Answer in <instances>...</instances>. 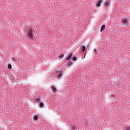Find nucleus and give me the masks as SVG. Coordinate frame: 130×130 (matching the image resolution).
<instances>
[{
    "instance_id": "14",
    "label": "nucleus",
    "mask_w": 130,
    "mask_h": 130,
    "mask_svg": "<svg viewBox=\"0 0 130 130\" xmlns=\"http://www.w3.org/2000/svg\"><path fill=\"white\" fill-rule=\"evenodd\" d=\"M73 61H76V60H77V57H73Z\"/></svg>"
},
{
    "instance_id": "11",
    "label": "nucleus",
    "mask_w": 130,
    "mask_h": 130,
    "mask_svg": "<svg viewBox=\"0 0 130 130\" xmlns=\"http://www.w3.org/2000/svg\"><path fill=\"white\" fill-rule=\"evenodd\" d=\"M8 69H9V70H11L12 69V65L11 64H9L8 65Z\"/></svg>"
},
{
    "instance_id": "17",
    "label": "nucleus",
    "mask_w": 130,
    "mask_h": 130,
    "mask_svg": "<svg viewBox=\"0 0 130 130\" xmlns=\"http://www.w3.org/2000/svg\"><path fill=\"white\" fill-rule=\"evenodd\" d=\"M125 130H130V127L129 126H127L125 128Z\"/></svg>"
},
{
    "instance_id": "9",
    "label": "nucleus",
    "mask_w": 130,
    "mask_h": 130,
    "mask_svg": "<svg viewBox=\"0 0 130 130\" xmlns=\"http://www.w3.org/2000/svg\"><path fill=\"white\" fill-rule=\"evenodd\" d=\"M36 102H40V99L39 98H37L36 99H35Z\"/></svg>"
},
{
    "instance_id": "10",
    "label": "nucleus",
    "mask_w": 130,
    "mask_h": 130,
    "mask_svg": "<svg viewBox=\"0 0 130 130\" xmlns=\"http://www.w3.org/2000/svg\"><path fill=\"white\" fill-rule=\"evenodd\" d=\"M82 48V52H84V51L86 50V47L85 46H83Z\"/></svg>"
},
{
    "instance_id": "3",
    "label": "nucleus",
    "mask_w": 130,
    "mask_h": 130,
    "mask_svg": "<svg viewBox=\"0 0 130 130\" xmlns=\"http://www.w3.org/2000/svg\"><path fill=\"white\" fill-rule=\"evenodd\" d=\"M62 75V72L61 71H57V76L58 78H60L61 77V75Z\"/></svg>"
},
{
    "instance_id": "13",
    "label": "nucleus",
    "mask_w": 130,
    "mask_h": 130,
    "mask_svg": "<svg viewBox=\"0 0 130 130\" xmlns=\"http://www.w3.org/2000/svg\"><path fill=\"white\" fill-rule=\"evenodd\" d=\"M64 56V55L63 54H62L59 56V58H62Z\"/></svg>"
},
{
    "instance_id": "7",
    "label": "nucleus",
    "mask_w": 130,
    "mask_h": 130,
    "mask_svg": "<svg viewBox=\"0 0 130 130\" xmlns=\"http://www.w3.org/2000/svg\"><path fill=\"white\" fill-rule=\"evenodd\" d=\"M51 89L53 92H55V91H56V88H55L54 86H52Z\"/></svg>"
},
{
    "instance_id": "15",
    "label": "nucleus",
    "mask_w": 130,
    "mask_h": 130,
    "mask_svg": "<svg viewBox=\"0 0 130 130\" xmlns=\"http://www.w3.org/2000/svg\"><path fill=\"white\" fill-rule=\"evenodd\" d=\"M109 5V2H106V8H107V7H108Z\"/></svg>"
},
{
    "instance_id": "2",
    "label": "nucleus",
    "mask_w": 130,
    "mask_h": 130,
    "mask_svg": "<svg viewBox=\"0 0 130 130\" xmlns=\"http://www.w3.org/2000/svg\"><path fill=\"white\" fill-rule=\"evenodd\" d=\"M121 23L123 24L124 25H127V23H128V20L127 19H124L121 20Z\"/></svg>"
},
{
    "instance_id": "5",
    "label": "nucleus",
    "mask_w": 130,
    "mask_h": 130,
    "mask_svg": "<svg viewBox=\"0 0 130 130\" xmlns=\"http://www.w3.org/2000/svg\"><path fill=\"white\" fill-rule=\"evenodd\" d=\"M73 56V53H71L66 59V60H70L72 57Z\"/></svg>"
},
{
    "instance_id": "19",
    "label": "nucleus",
    "mask_w": 130,
    "mask_h": 130,
    "mask_svg": "<svg viewBox=\"0 0 130 130\" xmlns=\"http://www.w3.org/2000/svg\"><path fill=\"white\" fill-rule=\"evenodd\" d=\"M94 51L95 52V53H97V50L96 49H94Z\"/></svg>"
},
{
    "instance_id": "18",
    "label": "nucleus",
    "mask_w": 130,
    "mask_h": 130,
    "mask_svg": "<svg viewBox=\"0 0 130 130\" xmlns=\"http://www.w3.org/2000/svg\"><path fill=\"white\" fill-rule=\"evenodd\" d=\"M111 97L112 98H115V95H111Z\"/></svg>"
},
{
    "instance_id": "16",
    "label": "nucleus",
    "mask_w": 130,
    "mask_h": 130,
    "mask_svg": "<svg viewBox=\"0 0 130 130\" xmlns=\"http://www.w3.org/2000/svg\"><path fill=\"white\" fill-rule=\"evenodd\" d=\"M40 107H43V103H41L40 104Z\"/></svg>"
},
{
    "instance_id": "4",
    "label": "nucleus",
    "mask_w": 130,
    "mask_h": 130,
    "mask_svg": "<svg viewBox=\"0 0 130 130\" xmlns=\"http://www.w3.org/2000/svg\"><path fill=\"white\" fill-rule=\"evenodd\" d=\"M101 4H102V0H99L98 4H96V7H100V6H101Z\"/></svg>"
},
{
    "instance_id": "20",
    "label": "nucleus",
    "mask_w": 130,
    "mask_h": 130,
    "mask_svg": "<svg viewBox=\"0 0 130 130\" xmlns=\"http://www.w3.org/2000/svg\"><path fill=\"white\" fill-rule=\"evenodd\" d=\"M12 60H15V58H12Z\"/></svg>"
},
{
    "instance_id": "6",
    "label": "nucleus",
    "mask_w": 130,
    "mask_h": 130,
    "mask_svg": "<svg viewBox=\"0 0 130 130\" xmlns=\"http://www.w3.org/2000/svg\"><path fill=\"white\" fill-rule=\"evenodd\" d=\"M105 29V25H103L101 28V32H102Z\"/></svg>"
},
{
    "instance_id": "12",
    "label": "nucleus",
    "mask_w": 130,
    "mask_h": 130,
    "mask_svg": "<svg viewBox=\"0 0 130 130\" xmlns=\"http://www.w3.org/2000/svg\"><path fill=\"white\" fill-rule=\"evenodd\" d=\"M37 119H38V116H35L34 117V120H37Z\"/></svg>"
},
{
    "instance_id": "8",
    "label": "nucleus",
    "mask_w": 130,
    "mask_h": 130,
    "mask_svg": "<svg viewBox=\"0 0 130 130\" xmlns=\"http://www.w3.org/2000/svg\"><path fill=\"white\" fill-rule=\"evenodd\" d=\"M72 64H73V62H72L71 61L68 62V67H70V66H72Z\"/></svg>"
},
{
    "instance_id": "1",
    "label": "nucleus",
    "mask_w": 130,
    "mask_h": 130,
    "mask_svg": "<svg viewBox=\"0 0 130 130\" xmlns=\"http://www.w3.org/2000/svg\"><path fill=\"white\" fill-rule=\"evenodd\" d=\"M27 36L29 39H34V38H35V36H36V34H35V32L32 30L31 29H29L28 30Z\"/></svg>"
}]
</instances>
